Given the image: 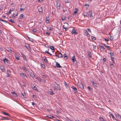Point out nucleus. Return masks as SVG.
Instances as JSON below:
<instances>
[{"label":"nucleus","mask_w":121,"mask_h":121,"mask_svg":"<svg viewBox=\"0 0 121 121\" xmlns=\"http://www.w3.org/2000/svg\"><path fill=\"white\" fill-rule=\"evenodd\" d=\"M52 86V87L54 91L56 90H57L59 91L61 90V88L59 85L56 82H54Z\"/></svg>","instance_id":"1"},{"label":"nucleus","mask_w":121,"mask_h":121,"mask_svg":"<svg viewBox=\"0 0 121 121\" xmlns=\"http://www.w3.org/2000/svg\"><path fill=\"white\" fill-rule=\"evenodd\" d=\"M69 27V24L65 22L64 23V25L63 26V28L65 29V31H66L68 29Z\"/></svg>","instance_id":"2"},{"label":"nucleus","mask_w":121,"mask_h":121,"mask_svg":"<svg viewBox=\"0 0 121 121\" xmlns=\"http://www.w3.org/2000/svg\"><path fill=\"white\" fill-rule=\"evenodd\" d=\"M55 56L57 57L58 58H61L63 57L62 54H61L60 52H58V55L56 54V53H55Z\"/></svg>","instance_id":"3"},{"label":"nucleus","mask_w":121,"mask_h":121,"mask_svg":"<svg viewBox=\"0 0 121 121\" xmlns=\"http://www.w3.org/2000/svg\"><path fill=\"white\" fill-rule=\"evenodd\" d=\"M75 28L74 27L73 28L72 31L71 32L72 34H75L76 35H77L78 34V32H76V30H75Z\"/></svg>","instance_id":"4"},{"label":"nucleus","mask_w":121,"mask_h":121,"mask_svg":"<svg viewBox=\"0 0 121 121\" xmlns=\"http://www.w3.org/2000/svg\"><path fill=\"white\" fill-rule=\"evenodd\" d=\"M21 7L20 10L21 11H24L26 8V7L23 4L21 5Z\"/></svg>","instance_id":"5"},{"label":"nucleus","mask_w":121,"mask_h":121,"mask_svg":"<svg viewBox=\"0 0 121 121\" xmlns=\"http://www.w3.org/2000/svg\"><path fill=\"white\" fill-rule=\"evenodd\" d=\"M25 46L26 47L28 50H30V48L29 44L27 43H26L25 44Z\"/></svg>","instance_id":"6"},{"label":"nucleus","mask_w":121,"mask_h":121,"mask_svg":"<svg viewBox=\"0 0 121 121\" xmlns=\"http://www.w3.org/2000/svg\"><path fill=\"white\" fill-rule=\"evenodd\" d=\"M1 60L4 62L5 64H8L9 63V60H8L6 58L4 59H2Z\"/></svg>","instance_id":"7"},{"label":"nucleus","mask_w":121,"mask_h":121,"mask_svg":"<svg viewBox=\"0 0 121 121\" xmlns=\"http://www.w3.org/2000/svg\"><path fill=\"white\" fill-rule=\"evenodd\" d=\"M0 69L1 70L2 72H4L5 71V69L4 66L3 65H1L0 67Z\"/></svg>","instance_id":"8"},{"label":"nucleus","mask_w":121,"mask_h":121,"mask_svg":"<svg viewBox=\"0 0 121 121\" xmlns=\"http://www.w3.org/2000/svg\"><path fill=\"white\" fill-rule=\"evenodd\" d=\"M115 115L117 118L121 120V116L117 113H115Z\"/></svg>","instance_id":"9"},{"label":"nucleus","mask_w":121,"mask_h":121,"mask_svg":"<svg viewBox=\"0 0 121 121\" xmlns=\"http://www.w3.org/2000/svg\"><path fill=\"white\" fill-rule=\"evenodd\" d=\"M56 6L57 8L58 9H60V4L59 3H56Z\"/></svg>","instance_id":"10"},{"label":"nucleus","mask_w":121,"mask_h":121,"mask_svg":"<svg viewBox=\"0 0 121 121\" xmlns=\"http://www.w3.org/2000/svg\"><path fill=\"white\" fill-rule=\"evenodd\" d=\"M7 77H9L11 74L10 71L9 70H7Z\"/></svg>","instance_id":"11"},{"label":"nucleus","mask_w":121,"mask_h":121,"mask_svg":"<svg viewBox=\"0 0 121 121\" xmlns=\"http://www.w3.org/2000/svg\"><path fill=\"white\" fill-rule=\"evenodd\" d=\"M50 49L52 50V51L53 52L55 51V48L53 46H50L49 47Z\"/></svg>","instance_id":"12"},{"label":"nucleus","mask_w":121,"mask_h":121,"mask_svg":"<svg viewBox=\"0 0 121 121\" xmlns=\"http://www.w3.org/2000/svg\"><path fill=\"white\" fill-rule=\"evenodd\" d=\"M78 86L80 88L82 89H84V86L81 83L79 84L78 85Z\"/></svg>","instance_id":"13"},{"label":"nucleus","mask_w":121,"mask_h":121,"mask_svg":"<svg viewBox=\"0 0 121 121\" xmlns=\"http://www.w3.org/2000/svg\"><path fill=\"white\" fill-rule=\"evenodd\" d=\"M84 33H85V35H86L87 36H89V34L88 33L87 30H84Z\"/></svg>","instance_id":"14"},{"label":"nucleus","mask_w":121,"mask_h":121,"mask_svg":"<svg viewBox=\"0 0 121 121\" xmlns=\"http://www.w3.org/2000/svg\"><path fill=\"white\" fill-rule=\"evenodd\" d=\"M72 88L74 90V91L76 93H77L78 92L77 90L75 87L74 86H72Z\"/></svg>","instance_id":"15"},{"label":"nucleus","mask_w":121,"mask_h":121,"mask_svg":"<svg viewBox=\"0 0 121 121\" xmlns=\"http://www.w3.org/2000/svg\"><path fill=\"white\" fill-rule=\"evenodd\" d=\"M91 82L92 83L93 85L95 86V87H97V84L95 82H94L93 81H91Z\"/></svg>","instance_id":"16"},{"label":"nucleus","mask_w":121,"mask_h":121,"mask_svg":"<svg viewBox=\"0 0 121 121\" xmlns=\"http://www.w3.org/2000/svg\"><path fill=\"white\" fill-rule=\"evenodd\" d=\"M92 12L91 10H89V15L90 17H92Z\"/></svg>","instance_id":"17"},{"label":"nucleus","mask_w":121,"mask_h":121,"mask_svg":"<svg viewBox=\"0 0 121 121\" xmlns=\"http://www.w3.org/2000/svg\"><path fill=\"white\" fill-rule=\"evenodd\" d=\"M73 63L76 60V58L75 57V56H74L73 57H72V58L71 59Z\"/></svg>","instance_id":"18"},{"label":"nucleus","mask_w":121,"mask_h":121,"mask_svg":"<svg viewBox=\"0 0 121 121\" xmlns=\"http://www.w3.org/2000/svg\"><path fill=\"white\" fill-rule=\"evenodd\" d=\"M1 118H0V119L2 120H5L6 119V120H8L9 119L7 118V117H1Z\"/></svg>","instance_id":"19"},{"label":"nucleus","mask_w":121,"mask_h":121,"mask_svg":"<svg viewBox=\"0 0 121 121\" xmlns=\"http://www.w3.org/2000/svg\"><path fill=\"white\" fill-rule=\"evenodd\" d=\"M56 63V66L57 67L61 68V67L60 65V64L58 63L57 62Z\"/></svg>","instance_id":"20"},{"label":"nucleus","mask_w":121,"mask_h":121,"mask_svg":"<svg viewBox=\"0 0 121 121\" xmlns=\"http://www.w3.org/2000/svg\"><path fill=\"white\" fill-rule=\"evenodd\" d=\"M43 58L45 62L47 63H48V61L47 60L45 56H44V57H43Z\"/></svg>","instance_id":"21"},{"label":"nucleus","mask_w":121,"mask_h":121,"mask_svg":"<svg viewBox=\"0 0 121 121\" xmlns=\"http://www.w3.org/2000/svg\"><path fill=\"white\" fill-rule=\"evenodd\" d=\"M22 69L24 70L25 71H28L27 69L24 66H22Z\"/></svg>","instance_id":"22"},{"label":"nucleus","mask_w":121,"mask_h":121,"mask_svg":"<svg viewBox=\"0 0 121 121\" xmlns=\"http://www.w3.org/2000/svg\"><path fill=\"white\" fill-rule=\"evenodd\" d=\"M104 45L108 49V50L110 51V47L109 46H108L105 44H104Z\"/></svg>","instance_id":"23"},{"label":"nucleus","mask_w":121,"mask_h":121,"mask_svg":"<svg viewBox=\"0 0 121 121\" xmlns=\"http://www.w3.org/2000/svg\"><path fill=\"white\" fill-rule=\"evenodd\" d=\"M49 92L51 95H52L54 94V93L51 90H50V91H49Z\"/></svg>","instance_id":"24"},{"label":"nucleus","mask_w":121,"mask_h":121,"mask_svg":"<svg viewBox=\"0 0 121 121\" xmlns=\"http://www.w3.org/2000/svg\"><path fill=\"white\" fill-rule=\"evenodd\" d=\"M6 50L8 52H9L10 53H12V51L10 48H8Z\"/></svg>","instance_id":"25"},{"label":"nucleus","mask_w":121,"mask_h":121,"mask_svg":"<svg viewBox=\"0 0 121 121\" xmlns=\"http://www.w3.org/2000/svg\"><path fill=\"white\" fill-rule=\"evenodd\" d=\"M43 10L42 8L41 7H39V8L38 9V11L39 12H42Z\"/></svg>","instance_id":"26"},{"label":"nucleus","mask_w":121,"mask_h":121,"mask_svg":"<svg viewBox=\"0 0 121 121\" xmlns=\"http://www.w3.org/2000/svg\"><path fill=\"white\" fill-rule=\"evenodd\" d=\"M47 117L51 119H52L53 118V116L51 115H48V116H47Z\"/></svg>","instance_id":"27"},{"label":"nucleus","mask_w":121,"mask_h":121,"mask_svg":"<svg viewBox=\"0 0 121 121\" xmlns=\"http://www.w3.org/2000/svg\"><path fill=\"white\" fill-rule=\"evenodd\" d=\"M83 14L84 16H87V13L85 11H84L83 12Z\"/></svg>","instance_id":"28"},{"label":"nucleus","mask_w":121,"mask_h":121,"mask_svg":"<svg viewBox=\"0 0 121 121\" xmlns=\"http://www.w3.org/2000/svg\"><path fill=\"white\" fill-rule=\"evenodd\" d=\"M20 74L22 77H23L25 78V77H27V76L26 74L23 73H20Z\"/></svg>","instance_id":"29"},{"label":"nucleus","mask_w":121,"mask_h":121,"mask_svg":"<svg viewBox=\"0 0 121 121\" xmlns=\"http://www.w3.org/2000/svg\"><path fill=\"white\" fill-rule=\"evenodd\" d=\"M27 37L28 38V39H29V41H31L32 42H33V40L32 38H31L29 37L28 36H27Z\"/></svg>","instance_id":"30"},{"label":"nucleus","mask_w":121,"mask_h":121,"mask_svg":"<svg viewBox=\"0 0 121 121\" xmlns=\"http://www.w3.org/2000/svg\"><path fill=\"white\" fill-rule=\"evenodd\" d=\"M88 55L89 57L91 58L92 57L91 54V52L90 51H89L88 52Z\"/></svg>","instance_id":"31"},{"label":"nucleus","mask_w":121,"mask_h":121,"mask_svg":"<svg viewBox=\"0 0 121 121\" xmlns=\"http://www.w3.org/2000/svg\"><path fill=\"white\" fill-rule=\"evenodd\" d=\"M2 113L4 114L7 115L8 116H10V114L8 113H6L5 112H2Z\"/></svg>","instance_id":"32"},{"label":"nucleus","mask_w":121,"mask_h":121,"mask_svg":"<svg viewBox=\"0 0 121 121\" xmlns=\"http://www.w3.org/2000/svg\"><path fill=\"white\" fill-rule=\"evenodd\" d=\"M12 93L13 95L15 97H17V94L14 92H12Z\"/></svg>","instance_id":"33"},{"label":"nucleus","mask_w":121,"mask_h":121,"mask_svg":"<svg viewBox=\"0 0 121 121\" xmlns=\"http://www.w3.org/2000/svg\"><path fill=\"white\" fill-rule=\"evenodd\" d=\"M30 74L31 76L33 78H34L35 76V75L34 74L32 73H30Z\"/></svg>","instance_id":"34"},{"label":"nucleus","mask_w":121,"mask_h":121,"mask_svg":"<svg viewBox=\"0 0 121 121\" xmlns=\"http://www.w3.org/2000/svg\"><path fill=\"white\" fill-rule=\"evenodd\" d=\"M21 94L23 95V97L25 98L26 97V94L25 93H21Z\"/></svg>","instance_id":"35"},{"label":"nucleus","mask_w":121,"mask_h":121,"mask_svg":"<svg viewBox=\"0 0 121 121\" xmlns=\"http://www.w3.org/2000/svg\"><path fill=\"white\" fill-rule=\"evenodd\" d=\"M91 38L93 41H94L96 39L95 37L93 36H91Z\"/></svg>","instance_id":"36"},{"label":"nucleus","mask_w":121,"mask_h":121,"mask_svg":"<svg viewBox=\"0 0 121 121\" xmlns=\"http://www.w3.org/2000/svg\"><path fill=\"white\" fill-rule=\"evenodd\" d=\"M110 39L112 41L114 39V37L113 36L111 35L110 36Z\"/></svg>","instance_id":"37"},{"label":"nucleus","mask_w":121,"mask_h":121,"mask_svg":"<svg viewBox=\"0 0 121 121\" xmlns=\"http://www.w3.org/2000/svg\"><path fill=\"white\" fill-rule=\"evenodd\" d=\"M99 47L100 48L104 50L105 48L104 46L101 45H99Z\"/></svg>","instance_id":"38"},{"label":"nucleus","mask_w":121,"mask_h":121,"mask_svg":"<svg viewBox=\"0 0 121 121\" xmlns=\"http://www.w3.org/2000/svg\"><path fill=\"white\" fill-rule=\"evenodd\" d=\"M66 18V17L64 16H63L61 18V20L62 21L64 20Z\"/></svg>","instance_id":"39"},{"label":"nucleus","mask_w":121,"mask_h":121,"mask_svg":"<svg viewBox=\"0 0 121 121\" xmlns=\"http://www.w3.org/2000/svg\"><path fill=\"white\" fill-rule=\"evenodd\" d=\"M66 120L67 121H72V120L68 118L67 117H66L65 118Z\"/></svg>","instance_id":"40"},{"label":"nucleus","mask_w":121,"mask_h":121,"mask_svg":"<svg viewBox=\"0 0 121 121\" xmlns=\"http://www.w3.org/2000/svg\"><path fill=\"white\" fill-rule=\"evenodd\" d=\"M112 54L110 55V57H111V59L112 58H114V57L113 55V53H112Z\"/></svg>","instance_id":"41"},{"label":"nucleus","mask_w":121,"mask_h":121,"mask_svg":"<svg viewBox=\"0 0 121 121\" xmlns=\"http://www.w3.org/2000/svg\"><path fill=\"white\" fill-rule=\"evenodd\" d=\"M32 31L34 32H36L37 31V29L35 28H34L33 29Z\"/></svg>","instance_id":"42"},{"label":"nucleus","mask_w":121,"mask_h":121,"mask_svg":"<svg viewBox=\"0 0 121 121\" xmlns=\"http://www.w3.org/2000/svg\"><path fill=\"white\" fill-rule=\"evenodd\" d=\"M41 66L44 69H45V66L43 64L41 63Z\"/></svg>","instance_id":"43"},{"label":"nucleus","mask_w":121,"mask_h":121,"mask_svg":"<svg viewBox=\"0 0 121 121\" xmlns=\"http://www.w3.org/2000/svg\"><path fill=\"white\" fill-rule=\"evenodd\" d=\"M92 46L93 47V49L94 50H95V49L96 48V46H94V44H93Z\"/></svg>","instance_id":"44"},{"label":"nucleus","mask_w":121,"mask_h":121,"mask_svg":"<svg viewBox=\"0 0 121 121\" xmlns=\"http://www.w3.org/2000/svg\"><path fill=\"white\" fill-rule=\"evenodd\" d=\"M23 14H21L20 16V18L21 19H22L23 18Z\"/></svg>","instance_id":"45"},{"label":"nucleus","mask_w":121,"mask_h":121,"mask_svg":"<svg viewBox=\"0 0 121 121\" xmlns=\"http://www.w3.org/2000/svg\"><path fill=\"white\" fill-rule=\"evenodd\" d=\"M0 20L1 21H2L3 22H6V23H7L8 22H7L6 21L4 20L1 19L0 18Z\"/></svg>","instance_id":"46"},{"label":"nucleus","mask_w":121,"mask_h":121,"mask_svg":"<svg viewBox=\"0 0 121 121\" xmlns=\"http://www.w3.org/2000/svg\"><path fill=\"white\" fill-rule=\"evenodd\" d=\"M103 61H104V62H103V64H104V62H105L106 60V59H105V58H104L103 59Z\"/></svg>","instance_id":"47"},{"label":"nucleus","mask_w":121,"mask_h":121,"mask_svg":"<svg viewBox=\"0 0 121 121\" xmlns=\"http://www.w3.org/2000/svg\"><path fill=\"white\" fill-rule=\"evenodd\" d=\"M44 46L47 48H48L49 47L48 45L47 44H44Z\"/></svg>","instance_id":"48"},{"label":"nucleus","mask_w":121,"mask_h":121,"mask_svg":"<svg viewBox=\"0 0 121 121\" xmlns=\"http://www.w3.org/2000/svg\"><path fill=\"white\" fill-rule=\"evenodd\" d=\"M99 120L101 121H103L104 119H103L101 117H100L99 118Z\"/></svg>","instance_id":"49"},{"label":"nucleus","mask_w":121,"mask_h":121,"mask_svg":"<svg viewBox=\"0 0 121 121\" xmlns=\"http://www.w3.org/2000/svg\"><path fill=\"white\" fill-rule=\"evenodd\" d=\"M15 57L16 59H17L18 60H19V57H18L16 55H15Z\"/></svg>","instance_id":"50"},{"label":"nucleus","mask_w":121,"mask_h":121,"mask_svg":"<svg viewBox=\"0 0 121 121\" xmlns=\"http://www.w3.org/2000/svg\"><path fill=\"white\" fill-rule=\"evenodd\" d=\"M111 116H112V117L113 119H115L114 118H115L114 117V116L112 114H110Z\"/></svg>","instance_id":"51"},{"label":"nucleus","mask_w":121,"mask_h":121,"mask_svg":"<svg viewBox=\"0 0 121 121\" xmlns=\"http://www.w3.org/2000/svg\"><path fill=\"white\" fill-rule=\"evenodd\" d=\"M22 55L23 56V59L25 60H26V57L25 56H24L23 55Z\"/></svg>","instance_id":"52"},{"label":"nucleus","mask_w":121,"mask_h":121,"mask_svg":"<svg viewBox=\"0 0 121 121\" xmlns=\"http://www.w3.org/2000/svg\"><path fill=\"white\" fill-rule=\"evenodd\" d=\"M10 21L12 23H14L15 21H14L12 19H11L10 20Z\"/></svg>","instance_id":"53"},{"label":"nucleus","mask_w":121,"mask_h":121,"mask_svg":"<svg viewBox=\"0 0 121 121\" xmlns=\"http://www.w3.org/2000/svg\"><path fill=\"white\" fill-rule=\"evenodd\" d=\"M104 39L106 41H108L109 40L108 39H106L104 38Z\"/></svg>","instance_id":"54"},{"label":"nucleus","mask_w":121,"mask_h":121,"mask_svg":"<svg viewBox=\"0 0 121 121\" xmlns=\"http://www.w3.org/2000/svg\"><path fill=\"white\" fill-rule=\"evenodd\" d=\"M111 59V60H112V62L113 63H115V62H114V58H112V59Z\"/></svg>","instance_id":"55"},{"label":"nucleus","mask_w":121,"mask_h":121,"mask_svg":"<svg viewBox=\"0 0 121 121\" xmlns=\"http://www.w3.org/2000/svg\"><path fill=\"white\" fill-rule=\"evenodd\" d=\"M49 18V17L48 16V17H47L46 18V21H49V19H48Z\"/></svg>","instance_id":"56"},{"label":"nucleus","mask_w":121,"mask_h":121,"mask_svg":"<svg viewBox=\"0 0 121 121\" xmlns=\"http://www.w3.org/2000/svg\"><path fill=\"white\" fill-rule=\"evenodd\" d=\"M87 30H88V31H89V32H91V29H89V28H87Z\"/></svg>","instance_id":"57"},{"label":"nucleus","mask_w":121,"mask_h":121,"mask_svg":"<svg viewBox=\"0 0 121 121\" xmlns=\"http://www.w3.org/2000/svg\"><path fill=\"white\" fill-rule=\"evenodd\" d=\"M63 56H64V58H65V57H67V55L65 54H63Z\"/></svg>","instance_id":"58"},{"label":"nucleus","mask_w":121,"mask_h":121,"mask_svg":"<svg viewBox=\"0 0 121 121\" xmlns=\"http://www.w3.org/2000/svg\"><path fill=\"white\" fill-rule=\"evenodd\" d=\"M11 11H12L11 10V9H10L8 13L9 14H11Z\"/></svg>","instance_id":"59"},{"label":"nucleus","mask_w":121,"mask_h":121,"mask_svg":"<svg viewBox=\"0 0 121 121\" xmlns=\"http://www.w3.org/2000/svg\"><path fill=\"white\" fill-rule=\"evenodd\" d=\"M37 79L39 81H40V82H41V78H37Z\"/></svg>","instance_id":"60"},{"label":"nucleus","mask_w":121,"mask_h":121,"mask_svg":"<svg viewBox=\"0 0 121 121\" xmlns=\"http://www.w3.org/2000/svg\"><path fill=\"white\" fill-rule=\"evenodd\" d=\"M43 78H44L45 79L46 78V76L45 75H43Z\"/></svg>","instance_id":"61"},{"label":"nucleus","mask_w":121,"mask_h":121,"mask_svg":"<svg viewBox=\"0 0 121 121\" xmlns=\"http://www.w3.org/2000/svg\"><path fill=\"white\" fill-rule=\"evenodd\" d=\"M34 89L36 91V90H38V89H37L36 87H35V86H34Z\"/></svg>","instance_id":"62"},{"label":"nucleus","mask_w":121,"mask_h":121,"mask_svg":"<svg viewBox=\"0 0 121 121\" xmlns=\"http://www.w3.org/2000/svg\"><path fill=\"white\" fill-rule=\"evenodd\" d=\"M110 65L111 66H112V67H113V64H112V63H111V62H110Z\"/></svg>","instance_id":"63"},{"label":"nucleus","mask_w":121,"mask_h":121,"mask_svg":"<svg viewBox=\"0 0 121 121\" xmlns=\"http://www.w3.org/2000/svg\"><path fill=\"white\" fill-rule=\"evenodd\" d=\"M46 33L48 35H50V33L48 32H46Z\"/></svg>","instance_id":"64"}]
</instances>
